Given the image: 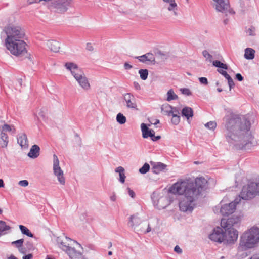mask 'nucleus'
<instances>
[{
    "instance_id": "obj_1",
    "label": "nucleus",
    "mask_w": 259,
    "mask_h": 259,
    "mask_svg": "<svg viewBox=\"0 0 259 259\" xmlns=\"http://www.w3.org/2000/svg\"><path fill=\"white\" fill-rule=\"evenodd\" d=\"M227 130L226 138L231 144L241 141L245 134L250 130V122L247 119L242 120L239 115L231 113L226 115L224 119Z\"/></svg>"
},
{
    "instance_id": "obj_2",
    "label": "nucleus",
    "mask_w": 259,
    "mask_h": 259,
    "mask_svg": "<svg viewBox=\"0 0 259 259\" xmlns=\"http://www.w3.org/2000/svg\"><path fill=\"white\" fill-rule=\"evenodd\" d=\"M181 185L177 182L169 188V191L173 194L181 195L179 198V206L181 211L191 212L195 206V202L199 198L196 196L197 192L190 191Z\"/></svg>"
},
{
    "instance_id": "obj_3",
    "label": "nucleus",
    "mask_w": 259,
    "mask_h": 259,
    "mask_svg": "<svg viewBox=\"0 0 259 259\" xmlns=\"http://www.w3.org/2000/svg\"><path fill=\"white\" fill-rule=\"evenodd\" d=\"M6 46L11 53L15 56L24 55L27 52L26 44L22 39L24 32L18 27L8 28L6 31Z\"/></svg>"
},
{
    "instance_id": "obj_4",
    "label": "nucleus",
    "mask_w": 259,
    "mask_h": 259,
    "mask_svg": "<svg viewBox=\"0 0 259 259\" xmlns=\"http://www.w3.org/2000/svg\"><path fill=\"white\" fill-rule=\"evenodd\" d=\"M259 241V228L253 227L241 236L238 250L243 251L254 247Z\"/></svg>"
},
{
    "instance_id": "obj_5",
    "label": "nucleus",
    "mask_w": 259,
    "mask_h": 259,
    "mask_svg": "<svg viewBox=\"0 0 259 259\" xmlns=\"http://www.w3.org/2000/svg\"><path fill=\"white\" fill-rule=\"evenodd\" d=\"M177 182L182 185V187H186L190 191H196V196L198 197L201 192L206 189L207 184V181L203 177H197L195 181L191 179H180Z\"/></svg>"
},
{
    "instance_id": "obj_6",
    "label": "nucleus",
    "mask_w": 259,
    "mask_h": 259,
    "mask_svg": "<svg viewBox=\"0 0 259 259\" xmlns=\"http://www.w3.org/2000/svg\"><path fill=\"white\" fill-rule=\"evenodd\" d=\"M64 66L70 71L71 74L83 89L88 91L90 89V84L84 72L77 64L73 62H67L65 64Z\"/></svg>"
},
{
    "instance_id": "obj_7",
    "label": "nucleus",
    "mask_w": 259,
    "mask_h": 259,
    "mask_svg": "<svg viewBox=\"0 0 259 259\" xmlns=\"http://www.w3.org/2000/svg\"><path fill=\"white\" fill-rule=\"evenodd\" d=\"M257 195H259V182H252L242 188L239 201L240 200V198L248 200L254 198Z\"/></svg>"
},
{
    "instance_id": "obj_8",
    "label": "nucleus",
    "mask_w": 259,
    "mask_h": 259,
    "mask_svg": "<svg viewBox=\"0 0 259 259\" xmlns=\"http://www.w3.org/2000/svg\"><path fill=\"white\" fill-rule=\"evenodd\" d=\"M239 201L238 199L236 198L234 201L228 204H223V202H221V205L220 206H216L214 209V211L215 213H218L219 210L220 213L222 215H228L231 214L235 210L236 205L239 203Z\"/></svg>"
},
{
    "instance_id": "obj_9",
    "label": "nucleus",
    "mask_w": 259,
    "mask_h": 259,
    "mask_svg": "<svg viewBox=\"0 0 259 259\" xmlns=\"http://www.w3.org/2000/svg\"><path fill=\"white\" fill-rule=\"evenodd\" d=\"M53 170L54 175L57 177L59 183L62 185L65 184V178L64 172L59 165V160L56 154L53 157Z\"/></svg>"
},
{
    "instance_id": "obj_10",
    "label": "nucleus",
    "mask_w": 259,
    "mask_h": 259,
    "mask_svg": "<svg viewBox=\"0 0 259 259\" xmlns=\"http://www.w3.org/2000/svg\"><path fill=\"white\" fill-rule=\"evenodd\" d=\"M215 2V7L217 11L225 14L227 16V14L231 15L235 14V12L232 8L230 7L228 0H213Z\"/></svg>"
},
{
    "instance_id": "obj_11",
    "label": "nucleus",
    "mask_w": 259,
    "mask_h": 259,
    "mask_svg": "<svg viewBox=\"0 0 259 259\" xmlns=\"http://www.w3.org/2000/svg\"><path fill=\"white\" fill-rule=\"evenodd\" d=\"M241 218L239 216H232L228 219H222L221 222V226L222 228L234 229V227L238 226L240 223Z\"/></svg>"
},
{
    "instance_id": "obj_12",
    "label": "nucleus",
    "mask_w": 259,
    "mask_h": 259,
    "mask_svg": "<svg viewBox=\"0 0 259 259\" xmlns=\"http://www.w3.org/2000/svg\"><path fill=\"white\" fill-rule=\"evenodd\" d=\"M224 229V236L225 243L227 244H233L236 241L238 232L235 229L223 228Z\"/></svg>"
},
{
    "instance_id": "obj_13",
    "label": "nucleus",
    "mask_w": 259,
    "mask_h": 259,
    "mask_svg": "<svg viewBox=\"0 0 259 259\" xmlns=\"http://www.w3.org/2000/svg\"><path fill=\"white\" fill-rule=\"evenodd\" d=\"M76 247H71L66 252L71 259H83L84 257L81 250H82L80 244L75 243Z\"/></svg>"
},
{
    "instance_id": "obj_14",
    "label": "nucleus",
    "mask_w": 259,
    "mask_h": 259,
    "mask_svg": "<svg viewBox=\"0 0 259 259\" xmlns=\"http://www.w3.org/2000/svg\"><path fill=\"white\" fill-rule=\"evenodd\" d=\"M57 242L60 245V248L66 252L71 247V245H72V242L76 243L75 241L67 237H65L63 239L61 237H58L57 238Z\"/></svg>"
},
{
    "instance_id": "obj_15",
    "label": "nucleus",
    "mask_w": 259,
    "mask_h": 259,
    "mask_svg": "<svg viewBox=\"0 0 259 259\" xmlns=\"http://www.w3.org/2000/svg\"><path fill=\"white\" fill-rule=\"evenodd\" d=\"M209 238L210 240L215 242H225L223 229L220 227L214 229L213 233L209 235Z\"/></svg>"
},
{
    "instance_id": "obj_16",
    "label": "nucleus",
    "mask_w": 259,
    "mask_h": 259,
    "mask_svg": "<svg viewBox=\"0 0 259 259\" xmlns=\"http://www.w3.org/2000/svg\"><path fill=\"white\" fill-rule=\"evenodd\" d=\"M124 100L126 103V106L128 108L137 109L136 99L131 93H126L123 95Z\"/></svg>"
},
{
    "instance_id": "obj_17",
    "label": "nucleus",
    "mask_w": 259,
    "mask_h": 259,
    "mask_svg": "<svg viewBox=\"0 0 259 259\" xmlns=\"http://www.w3.org/2000/svg\"><path fill=\"white\" fill-rule=\"evenodd\" d=\"M142 222V220L138 216V214L131 215L130 218L128 225L132 229L136 231V227H138Z\"/></svg>"
},
{
    "instance_id": "obj_18",
    "label": "nucleus",
    "mask_w": 259,
    "mask_h": 259,
    "mask_svg": "<svg viewBox=\"0 0 259 259\" xmlns=\"http://www.w3.org/2000/svg\"><path fill=\"white\" fill-rule=\"evenodd\" d=\"M17 143L22 149H27L29 146L27 135L25 133H20L17 136Z\"/></svg>"
},
{
    "instance_id": "obj_19",
    "label": "nucleus",
    "mask_w": 259,
    "mask_h": 259,
    "mask_svg": "<svg viewBox=\"0 0 259 259\" xmlns=\"http://www.w3.org/2000/svg\"><path fill=\"white\" fill-rule=\"evenodd\" d=\"M136 59H138L140 62L142 63H146V62H150L153 64L155 63V57L153 54L148 53L140 56L135 57Z\"/></svg>"
},
{
    "instance_id": "obj_20",
    "label": "nucleus",
    "mask_w": 259,
    "mask_h": 259,
    "mask_svg": "<svg viewBox=\"0 0 259 259\" xmlns=\"http://www.w3.org/2000/svg\"><path fill=\"white\" fill-rule=\"evenodd\" d=\"M152 165V170L154 174H158L161 171H163L166 167V165L161 162H151Z\"/></svg>"
},
{
    "instance_id": "obj_21",
    "label": "nucleus",
    "mask_w": 259,
    "mask_h": 259,
    "mask_svg": "<svg viewBox=\"0 0 259 259\" xmlns=\"http://www.w3.org/2000/svg\"><path fill=\"white\" fill-rule=\"evenodd\" d=\"M23 243L24 239H20L12 242L11 244L17 248L20 253L24 254L27 252V249L23 247Z\"/></svg>"
},
{
    "instance_id": "obj_22",
    "label": "nucleus",
    "mask_w": 259,
    "mask_h": 259,
    "mask_svg": "<svg viewBox=\"0 0 259 259\" xmlns=\"http://www.w3.org/2000/svg\"><path fill=\"white\" fill-rule=\"evenodd\" d=\"M163 2L168 4L169 6L167 7V10L169 11L172 12L175 16H177L178 14V6L175 2V0H162Z\"/></svg>"
},
{
    "instance_id": "obj_23",
    "label": "nucleus",
    "mask_w": 259,
    "mask_h": 259,
    "mask_svg": "<svg viewBox=\"0 0 259 259\" xmlns=\"http://www.w3.org/2000/svg\"><path fill=\"white\" fill-rule=\"evenodd\" d=\"M46 45L51 51L54 52H58L60 49L59 44L56 40H48L46 42Z\"/></svg>"
},
{
    "instance_id": "obj_24",
    "label": "nucleus",
    "mask_w": 259,
    "mask_h": 259,
    "mask_svg": "<svg viewBox=\"0 0 259 259\" xmlns=\"http://www.w3.org/2000/svg\"><path fill=\"white\" fill-rule=\"evenodd\" d=\"M39 146L37 145H34L31 147L29 152L28 153V156L32 158H36L39 155Z\"/></svg>"
},
{
    "instance_id": "obj_25",
    "label": "nucleus",
    "mask_w": 259,
    "mask_h": 259,
    "mask_svg": "<svg viewBox=\"0 0 259 259\" xmlns=\"http://www.w3.org/2000/svg\"><path fill=\"white\" fill-rule=\"evenodd\" d=\"M182 115L186 117L187 120H189L190 118L192 117L193 116V111L191 107H185L182 109Z\"/></svg>"
},
{
    "instance_id": "obj_26",
    "label": "nucleus",
    "mask_w": 259,
    "mask_h": 259,
    "mask_svg": "<svg viewBox=\"0 0 259 259\" xmlns=\"http://www.w3.org/2000/svg\"><path fill=\"white\" fill-rule=\"evenodd\" d=\"M0 145L2 148H5L7 147L9 139L7 134L5 133L1 132L0 133Z\"/></svg>"
},
{
    "instance_id": "obj_27",
    "label": "nucleus",
    "mask_w": 259,
    "mask_h": 259,
    "mask_svg": "<svg viewBox=\"0 0 259 259\" xmlns=\"http://www.w3.org/2000/svg\"><path fill=\"white\" fill-rule=\"evenodd\" d=\"M255 53L254 49L247 48L245 50L244 58L247 60H252L254 58Z\"/></svg>"
},
{
    "instance_id": "obj_28",
    "label": "nucleus",
    "mask_w": 259,
    "mask_h": 259,
    "mask_svg": "<svg viewBox=\"0 0 259 259\" xmlns=\"http://www.w3.org/2000/svg\"><path fill=\"white\" fill-rule=\"evenodd\" d=\"M141 131L142 132V136L144 138L150 137V129H149L147 125L144 123L141 125Z\"/></svg>"
},
{
    "instance_id": "obj_29",
    "label": "nucleus",
    "mask_w": 259,
    "mask_h": 259,
    "mask_svg": "<svg viewBox=\"0 0 259 259\" xmlns=\"http://www.w3.org/2000/svg\"><path fill=\"white\" fill-rule=\"evenodd\" d=\"M2 132L5 133L7 132H12V133H15L16 130L13 125H10L8 124H4L2 126Z\"/></svg>"
},
{
    "instance_id": "obj_30",
    "label": "nucleus",
    "mask_w": 259,
    "mask_h": 259,
    "mask_svg": "<svg viewBox=\"0 0 259 259\" xmlns=\"http://www.w3.org/2000/svg\"><path fill=\"white\" fill-rule=\"evenodd\" d=\"M10 229V227L6 225L5 222L0 221V236L5 234V231Z\"/></svg>"
},
{
    "instance_id": "obj_31",
    "label": "nucleus",
    "mask_w": 259,
    "mask_h": 259,
    "mask_svg": "<svg viewBox=\"0 0 259 259\" xmlns=\"http://www.w3.org/2000/svg\"><path fill=\"white\" fill-rule=\"evenodd\" d=\"M20 230L22 234L26 235L30 237H33V234L30 231V230L25 226L20 225L19 226Z\"/></svg>"
},
{
    "instance_id": "obj_32",
    "label": "nucleus",
    "mask_w": 259,
    "mask_h": 259,
    "mask_svg": "<svg viewBox=\"0 0 259 259\" xmlns=\"http://www.w3.org/2000/svg\"><path fill=\"white\" fill-rule=\"evenodd\" d=\"M178 99V96L175 93L173 90H169L167 93V101H170L173 100H176Z\"/></svg>"
},
{
    "instance_id": "obj_33",
    "label": "nucleus",
    "mask_w": 259,
    "mask_h": 259,
    "mask_svg": "<svg viewBox=\"0 0 259 259\" xmlns=\"http://www.w3.org/2000/svg\"><path fill=\"white\" fill-rule=\"evenodd\" d=\"M161 109L164 114L170 116L171 106L168 104H164L161 106Z\"/></svg>"
},
{
    "instance_id": "obj_34",
    "label": "nucleus",
    "mask_w": 259,
    "mask_h": 259,
    "mask_svg": "<svg viewBox=\"0 0 259 259\" xmlns=\"http://www.w3.org/2000/svg\"><path fill=\"white\" fill-rule=\"evenodd\" d=\"M212 64L213 66L219 68L218 69L222 68L225 70H227L228 69V66L226 64L222 63L221 61L219 60L213 61Z\"/></svg>"
},
{
    "instance_id": "obj_35",
    "label": "nucleus",
    "mask_w": 259,
    "mask_h": 259,
    "mask_svg": "<svg viewBox=\"0 0 259 259\" xmlns=\"http://www.w3.org/2000/svg\"><path fill=\"white\" fill-rule=\"evenodd\" d=\"M116 120L120 124H124L126 121V118L123 114L119 113L116 116Z\"/></svg>"
},
{
    "instance_id": "obj_36",
    "label": "nucleus",
    "mask_w": 259,
    "mask_h": 259,
    "mask_svg": "<svg viewBox=\"0 0 259 259\" xmlns=\"http://www.w3.org/2000/svg\"><path fill=\"white\" fill-rule=\"evenodd\" d=\"M139 73L140 74V78L142 79V80H146L147 77H148V70L146 69H140L139 70Z\"/></svg>"
},
{
    "instance_id": "obj_37",
    "label": "nucleus",
    "mask_w": 259,
    "mask_h": 259,
    "mask_svg": "<svg viewBox=\"0 0 259 259\" xmlns=\"http://www.w3.org/2000/svg\"><path fill=\"white\" fill-rule=\"evenodd\" d=\"M150 169V166L147 163H145L143 166L139 170L140 173L145 174L147 173Z\"/></svg>"
},
{
    "instance_id": "obj_38",
    "label": "nucleus",
    "mask_w": 259,
    "mask_h": 259,
    "mask_svg": "<svg viewBox=\"0 0 259 259\" xmlns=\"http://www.w3.org/2000/svg\"><path fill=\"white\" fill-rule=\"evenodd\" d=\"M205 126L208 129L214 130L217 126V123L215 121H210L205 124Z\"/></svg>"
},
{
    "instance_id": "obj_39",
    "label": "nucleus",
    "mask_w": 259,
    "mask_h": 259,
    "mask_svg": "<svg viewBox=\"0 0 259 259\" xmlns=\"http://www.w3.org/2000/svg\"><path fill=\"white\" fill-rule=\"evenodd\" d=\"M167 199L166 197H161L158 200V204H157V205H158V207L160 209V208H165L167 205H168V203L167 202V203L165 205H161V203L163 202V201H167Z\"/></svg>"
},
{
    "instance_id": "obj_40",
    "label": "nucleus",
    "mask_w": 259,
    "mask_h": 259,
    "mask_svg": "<svg viewBox=\"0 0 259 259\" xmlns=\"http://www.w3.org/2000/svg\"><path fill=\"white\" fill-rule=\"evenodd\" d=\"M171 116H172L171 119V122L175 125H178L180 121V115H176V114H174Z\"/></svg>"
},
{
    "instance_id": "obj_41",
    "label": "nucleus",
    "mask_w": 259,
    "mask_h": 259,
    "mask_svg": "<svg viewBox=\"0 0 259 259\" xmlns=\"http://www.w3.org/2000/svg\"><path fill=\"white\" fill-rule=\"evenodd\" d=\"M255 30V28L251 26L247 30L246 32L249 36H254L256 35Z\"/></svg>"
},
{
    "instance_id": "obj_42",
    "label": "nucleus",
    "mask_w": 259,
    "mask_h": 259,
    "mask_svg": "<svg viewBox=\"0 0 259 259\" xmlns=\"http://www.w3.org/2000/svg\"><path fill=\"white\" fill-rule=\"evenodd\" d=\"M203 56L208 60L209 62L212 61V56L210 55L207 50H204L202 52Z\"/></svg>"
},
{
    "instance_id": "obj_43",
    "label": "nucleus",
    "mask_w": 259,
    "mask_h": 259,
    "mask_svg": "<svg viewBox=\"0 0 259 259\" xmlns=\"http://www.w3.org/2000/svg\"><path fill=\"white\" fill-rule=\"evenodd\" d=\"M180 91L183 94L187 96H190L192 95L191 91L187 88H182L180 89Z\"/></svg>"
},
{
    "instance_id": "obj_44",
    "label": "nucleus",
    "mask_w": 259,
    "mask_h": 259,
    "mask_svg": "<svg viewBox=\"0 0 259 259\" xmlns=\"http://www.w3.org/2000/svg\"><path fill=\"white\" fill-rule=\"evenodd\" d=\"M217 71L219 73L223 75L226 79L230 77V76L227 73L226 71H224L221 69H218Z\"/></svg>"
},
{
    "instance_id": "obj_45",
    "label": "nucleus",
    "mask_w": 259,
    "mask_h": 259,
    "mask_svg": "<svg viewBox=\"0 0 259 259\" xmlns=\"http://www.w3.org/2000/svg\"><path fill=\"white\" fill-rule=\"evenodd\" d=\"M228 80V85L230 88V90L232 89V88L234 86V83L232 79V78L231 77H229L228 79H227Z\"/></svg>"
},
{
    "instance_id": "obj_46",
    "label": "nucleus",
    "mask_w": 259,
    "mask_h": 259,
    "mask_svg": "<svg viewBox=\"0 0 259 259\" xmlns=\"http://www.w3.org/2000/svg\"><path fill=\"white\" fill-rule=\"evenodd\" d=\"M200 82L204 85H207L208 84V80L206 77H201L199 78Z\"/></svg>"
},
{
    "instance_id": "obj_47",
    "label": "nucleus",
    "mask_w": 259,
    "mask_h": 259,
    "mask_svg": "<svg viewBox=\"0 0 259 259\" xmlns=\"http://www.w3.org/2000/svg\"><path fill=\"white\" fill-rule=\"evenodd\" d=\"M18 184L22 187H26L28 185L29 183L27 180H21L18 183Z\"/></svg>"
},
{
    "instance_id": "obj_48",
    "label": "nucleus",
    "mask_w": 259,
    "mask_h": 259,
    "mask_svg": "<svg viewBox=\"0 0 259 259\" xmlns=\"http://www.w3.org/2000/svg\"><path fill=\"white\" fill-rule=\"evenodd\" d=\"M176 114V115H179V112L176 107H172L171 106V109L170 112V115Z\"/></svg>"
},
{
    "instance_id": "obj_49",
    "label": "nucleus",
    "mask_w": 259,
    "mask_h": 259,
    "mask_svg": "<svg viewBox=\"0 0 259 259\" xmlns=\"http://www.w3.org/2000/svg\"><path fill=\"white\" fill-rule=\"evenodd\" d=\"M125 175L124 174V172H122V174H120L119 175V181L122 183H124L125 182Z\"/></svg>"
},
{
    "instance_id": "obj_50",
    "label": "nucleus",
    "mask_w": 259,
    "mask_h": 259,
    "mask_svg": "<svg viewBox=\"0 0 259 259\" xmlns=\"http://www.w3.org/2000/svg\"><path fill=\"white\" fill-rule=\"evenodd\" d=\"M115 171L116 172L119 173L120 175V174H122V172H124V169L122 166H119L115 169Z\"/></svg>"
},
{
    "instance_id": "obj_51",
    "label": "nucleus",
    "mask_w": 259,
    "mask_h": 259,
    "mask_svg": "<svg viewBox=\"0 0 259 259\" xmlns=\"http://www.w3.org/2000/svg\"><path fill=\"white\" fill-rule=\"evenodd\" d=\"M174 251L178 254H181L182 253V249L178 245H176L175 247Z\"/></svg>"
},
{
    "instance_id": "obj_52",
    "label": "nucleus",
    "mask_w": 259,
    "mask_h": 259,
    "mask_svg": "<svg viewBox=\"0 0 259 259\" xmlns=\"http://www.w3.org/2000/svg\"><path fill=\"white\" fill-rule=\"evenodd\" d=\"M124 68L125 70H130L133 68V66L128 62H125L124 64Z\"/></svg>"
},
{
    "instance_id": "obj_53",
    "label": "nucleus",
    "mask_w": 259,
    "mask_h": 259,
    "mask_svg": "<svg viewBox=\"0 0 259 259\" xmlns=\"http://www.w3.org/2000/svg\"><path fill=\"white\" fill-rule=\"evenodd\" d=\"M127 190H128L129 195L132 198H134L135 197V192L132 190H131L130 188H127Z\"/></svg>"
},
{
    "instance_id": "obj_54",
    "label": "nucleus",
    "mask_w": 259,
    "mask_h": 259,
    "mask_svg": "<svg viewBox=\"0 0 259 259\" xmlns=\"http://www.w3.org/2000/svg\"><path fill=\"white\" fill-rule=\"evenodd\" d=\"M236 78L240 81H241L243 80V77L240 73H237L236 74Z\"/></svg>"
},
{
    "instance_id": "obj_55",
    "label": "nucleus",
    "mask_w": 259,
    "mask_h": 259,
    "mask_svg": "<svg viewBox=\"0 0 259 259\" xmlns=\"http://www.w3.org/2000/svg\"><path fill=\"white\" fill-rule=\"evenodd\" d=\"M26 245L27 246V248L28 250H31V249L33 248V246L32 244L31 243L29 242H27L26 243Z\"/></svg>"
},
{
    "instance_id": "obj_56",
    "label": "nucleus",
    "mask_w": 259,
    "mask_h": 259,
    "mask_svg": "<svg viewBox=\"0 0 259 259\" xmlns=\"http://www.w3.org/2000/svg\"><path fill=\"white\" fill-rule=\"evenodd\" d=\"M38 116L42 119L45 118V113L42 110H40V112L38 113Z\"/></svg>"
},
{
    "instance_id": "obj_57",
    "label": "nucleus",
    "mask_w": 259,
    "mask_h": 259,
    "mask_svg": "<svg viewBox=\"0 0 259 259\" xmlns=\"http://www.w3.org/2000/svg\"><path fill=\"white\" fill-rule=\"evenodd\" d=\"M86 48L88 50L90 51H92L94 50L93 47L92 46L91 44L88 43L87 44Z\"/></svg>"
},
{
    "instance_id": "obj_58",
    "label": "nucleus",
    "mask_w": 259,
    "mask_h": 259,
    "mask_svg": "<svg viewBox=\"0 0 259 259\" xmlns=\"http://www.w3.org/2000/svg\"><path fill=\"white\" fill-rule=\"evenodd\" d=\"M33 255L32 254H28L23 256V259H32Z\"/></svg>"
},
{
    "instance_id": "obj_59",
    "label": "nucleus",
    "mask_w": 259,
    "mask_h": 259,
    "mask_svg": "<svg viewBox=\"0 0 259 259\" xmlns=\"http://www.w3.org/2000/svg\"><path fill=\"white\" fill-rule=\"evenodd\" d=\"M160 138H161V137L160 136H155V135H154L153 137L151 138V140L153 141H156L159 140Z\"/></svg>"
},
{
    "instance_id": "obj_60",
    "label": "nucleus",
    "mask_w": 259,
    "mask_h": 259,
    "mask_svg": "<svg viewBox=\"0 0 259 259\" xmlns=\"http://www.w3.org/2000/svg\"><path fill=\"white\" fill-rule=\"evenodd\" d=\"M229 14H230L229 13ZM228 15V13L227 14V16H226V15L225 14V17H226V18L223 20V23L225 25H227L229 21V18H227Z\"/></svg>"
},
{
    "instance_id": "obj_61",
    "label": "nucleus",
    "mask_w": 259,
    "mask_h": 259,
    "mask_svg": "<svg viewBox=\"0 0 259 259\" xmlns=\"http://www.w3.org/2000/svg\"><path fill=\"white\" fill-rule=\"evenodd\" d=\"M40 1H41V0H28V3L29 4H33V3H38V2H40Z\"/></svg>"
},
{
    "instance_id": "obj_62",
    "label": "nucleus",
    "mask_w": 259,
    "mask_h": 259,
    "mask_svg": "<svg viewBox=\"0 0 259 259\" xmlns=\"http://www.w3.org/2000/svg\"><path fill=\"white\" fill-rule=\"evenodd\" d=\"M110 200L112 201H115L116 200V196L115 194H113L110 197Z\"/></svg>"
},
{
    "instance_id": "obj_63",
    "label": "nucleus",
    "mask_w": 259,
    "mask_h": 259,
    "mask_svg": "<svg viewBox=\"0 0 259 259\" xmlns=\"http://www.w3.org/2000/svg\"><path fill=\"white\" fill-rule=\"evenodd\" d=\"M155 132L154 130L150 129V137L152 138L154 135Z\"/></svg>"
},
{
    "instance_id": "obj_64",
    "label": "nucleus",
    "mask_w": 259,
    "mask_h": 259,
    "mask_svg": "<svg viewBox=\"0 0 259 259\" xmlns=\"http://www.w3.org/2000/svg\"><path fill=\"white\" fill-rule=\"evenodd\" d=\"M8 259H18L16 257H15L14 255H13V254H11L8 258Z\"/></svg>"
}]
</instances>
